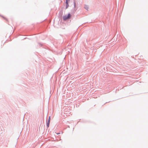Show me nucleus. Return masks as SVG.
<instances>
[{
    "instance_id": "obj_1",
    "label": "nucleus",
    "mask_w": 148,
    "mask_h": 148,
    "mask_svg": "<svg viewBox=\"0 0 148 148\" xmlns=\"http://www.w3.org/2000/svg\"><path fill=\"white\" fill-rule=\"evenodd\" d=\"M71 15L70 14H69L67 16H64L63 17V20L64 21H66L67 19L70 18L71 17Z\"/></svg>"
},
{
    "instance_id": "obj_2",
    "label": "nucleus",
    "mask_w": 148,
    "mask_h": 148,
    "mask_svg": "<svg viewBox=\"0 0 148 148\" xmlns=\"http://www.w3.org/2000/svg\"><path fill=\"white\" fill-rule=\"evenodd\" d=\"M70 0H66V8L67 9L68 8V7L69 6V1Z\"/></svg>"
},
{
    "instance_id": "obj_3",
    "label": "nucleus",
    "mask_w": 148,
    "mask_h": 148,
    "mask_svg": "<svg viewBox=\"0 0 148 148\" xmlns=\"http://www.w3.org/2000/svg\"><path fill=\"white\" fill-rule=\"evenodd\" d=\"M50 117L49 116V119H48V123H47V126L48 127H49V125L50 123Z\"/></svg>"
},
{
    "instance_id": "obj_4",
    "label": "nucleus",
    "mask_w": 148,
    "mask_h": 148,
    "mask_svg": "<svg viewBox=\"0 0 148 148\" xmlns=\"http://www.w3.org/2000/svg\"><path fill=\"white\" fill-rule=\"evenodd\" d=\"M87 8H88V7H86V8H85L87 10Z\"/></svg>"
}]
</instances>
